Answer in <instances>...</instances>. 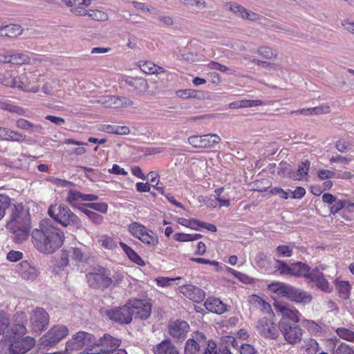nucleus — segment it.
<instances>
[{
    "mask_svg": "<svg viewBox=\"0 0 354 354\" xmlns=\"http://www.w3.org/2000/svg\"><path fill=\"white\" fill-rule=\"evenodd\" d=\"M334 354H354L353 348L345 343H341L334 351Z\"/></svg>",
    "mask_w": 354,
    "mask_h": 354,
    "instance_id": "3c124183",
    "label": "nucleus"
},
{
    "mask_svg": "<svg viewBox=\"0 0 354 354\" xmlns=\"http://www.w3.org/2000/svg\"><path fill=\"white\" fill-rule=\"evenodd\" d=\"M68 252L71 258L78 263H87L90 258L88 252H84L79 248H71L68 250Z\"/></svg>",
    "mask_w": 354,
    "mask_h": 354,
    "instance_id": "473e14b6",
    "label": "nucleus"
},
{
    "mask_svg": "<svg viewBox=\"0 0 354 354\" xmlns=\"http://www.w3.org/2000/svg\"><path fill=\"white\" fill-rule=\"evenodd\" d=\"M276 253L279 257H290L292 255V250L288 245H280L277 247Z\"/></svg>",
    "mask_w": 354,
    "mask_h": 354,
    "instance_id": "49530a36",
    "label": "nucleus"
},
{
    "mask_svg": "<svg viewBox=\"0 0 354 354\" xmlns=\"http://www.w3.org/2000/svg\"><path fill=\"white\" fill-rule=\"evenodd\" d=\"M10 325V319L5 314L0 315V335L3 334L4 332L8 328Z\"/></svg>",
    "mask_w": 354,
    "mask_h": 354,
    "instance_id": "4d7b16f0",
    "label": "nucleus"
},
{
    "mask_svg": "<svg viewBox=\"0 0 354 354\" xmlns=\"http://www.w3.org/2000/svg\"><path fill=\"white\" fill-rule=\"evenodd\" d=\"M311 268L307 264L298 261L290 264V274L297 277H304L308 279Z\"/></svg>",
    "mask_w": 354,
    "mask_h": 354,
    "instance_id": "4be33fe9",
    "label": "nucleus"
},
{
    "mask_svg": "<svg viewBox=\"0 0 354 354\" xmlns=\"http://www.w3.org/2000/svg\"><path fill=\"white\" fill-rule=\"evenodd\" d=\"M337 335L347 341L354 342V332L346 328H337L336 329Z\"/></svg>",
    "mask_w": 354,
    "mask_h": 354,
    "instance_id": "79ce46f5",
    "label": "nucleus"
},
{
    "mask_svg": "<svg viewBox=\"0 0 354 354\" xmlns=\"http://www.w3.org/2000/svg\"><path fill=\"white\" fill-rule=\"evenodd\" d=\"M262 104V102L258 100H243L231 102L229 104L230 109H241L257 106Z\"/></svg>",
    "mask_w": 354,
    "mask_h": 354,
    "instance_id": "c9c22d12",
    "label": "nucleus"
},
{
    "mask_svg": "<svg viewBox=\"0 0 354 354\" xmlns=\"http://www.w3.org/2000/svg\"><path fill=\"white\" fill-rule=\"evenodd\" d=\"M81 212L85 214L88 217V218L95 224L99 225L103 222V216L95 212L88 210L85 207L82 209Z\"/></svg>",
    "mask_w": 354,
    "mask_h": 354,
    "instance_id": "a19ab883",
    "label": "nucleus"
},
{
    "mask_svg": "<svg viewBox=\"0 0 354 354\" xmlns=\"http://www.w3.org/2000/svg\"><path fill=\"white\" fill-rule=\"evenodd\" d=\"M179 288L182 294L189 299L196 303H200L203 301L206 295L203 290L191 284L181 286Z\"/></svg>",
    "mask_w": 354,
    "mask_h": 354,
    "instance_id": "6ab92c4d",
    "label": "nucleus"
},
{
    "mask_svg": "<svg viewBox=\"0 0 354 354\" xmlns=\"http://www.w3.org/2000/svg\"><path fill=\"white\" fill-rule=\"evenodd\" d=\"M310 166V162L308 160H305L298 165L297 171L291 170L288 173L289 177L293 180L304 179L308 176Z\"/></svg>",
    "mask_w": 354,
    "mask_h": 354,
    "instance_id": "b1692460",
    "label": "nucleus"
},
{
    "mask_svg": "<svg viewBox=\"0 0 354 354\" xmlns=\"http://www.w3.org/2000/svg\"><path fill=\"white\" fill-rule=\"evenodd\" d=\"M277 263H278V266L276 268L281 274H290V265H288L284 261L280 260H277Z\"/></svg>",
    "mask_w": 354,
    "mask_h": 354,
    "instance_id": "6e6d98bb",
    "label": "nucleus"
},
{
    "mask_svg": "<svg viewBox=\"0 0 354 354\" xmlns=\"http://www.w3.org/2000/svg\"><path fill=\"white\" fill-rule=\"evenodd\" d=\"M303 326L313 332H318L320 330L319 326L312 320L304 319L303 321Z\"/></svg>",
    "mask_w": 354,
    "mask_h": 354,
    "instance_id": "052dcab7",
    "label": "nucleus"
},
{
    "mask_svg": "<svg viewBox=\"0 0 354 354\" xmlns=\"http://www.w3.org/2000/svg\"><path fill=\"white\" fill-rule=\"evenodd\" d=\"M0 82L7 87L15 88V86H16L15 77H12L9 73L4 74L3 78L0 79Z\"/></svg>",
    "mask_w": 354,
    "mask_h": 354,
    "instance_id": "5fc2aeb1",
    "label": "nucleus"
},
{
    "mask_svg": "<svg viewBox=\"0 0 354 354\" xmlns=\"http://www.w3.org/2000/svg\"><path fill=\"white\" fill-rule=\"evenodd\" d=\"M26 136L18 131L9 129L6 141L24 142Z\"/></svg>",
    "mask_w": 354,
    "mask_h": 354,
    "instance_id": "c03bdc74",
    "label": "nucleus"
},
{
    "mask_svg": "<svg viewBox=\"0 0 354 354\" xmlns=\"http://www.w3.org/2000/svg\"><path fill=\"white\" fill-rule=\"evenodd\" d=\"M178 97L183 99L196 98V91L194 89H180L176 91Z\"/></svg>",
    "mask_w": 354,
    "mask_h": 354,
    "instance_id": "de8ad7c7",
    "label": "nucleus"
},
{
    "mask_svg": "<svg viewBox=\"0 0 354 354\" xmlns=\"http://www.w3.org/2000/svg\"><path fill=\"white\" fill-rule=\"evenodd\" d=\"M25 335L8 334L10 354H24L29 351L35 344V338Z\"/></svg>",
    "mask_w": 354,
    "mask_h": 354,
    "instance_id": "423d86ee",
    "label": "nucleus"
},
{
    "mask_svg": "<svg viewBox=\"0 0 354 354\" xmlns=\"http://www.w3.org/2000/svg\"><path fill=\"white\" fill-rule=\"evenodd\" d=\"M142 71L147 74L156 73V64L151 62H145L140 64Z\"/></svg>",
    "mask_w": 354,
    "mask_h": 354,
    "instance_id": "8fccbe9b",
    "label": "nucleus"
},
{
    "mask_svg": "<svg viewBox=\"0 0 354 354\" xmlns=\"http://www.w3.org/2000/svg\"><path fill=\"white\" fill-rule=\"evenodd\" d=\"M103 271H104V269L101 268L97 273L90 272L86 274L87 281L91 287L93 288H101Z\"/></svg>",
    "mask_w": 354,
    "mask_h": 354,
    "instance_id": "72a5a7b5",
    "label": "nucleus"
},
{
    "mask_svg": "<svg viewBox=\"0 0 354 354\" xmlns=\"http://www.w3.org/2000/svg\"><path fill=\"white\" fill-rule=\"evenodd\" d=\"M257 53L263 56L266 59H276L278 56V52L268 46H261L257 50Z\"/></svg>",
    "mask_w": 354,
    "mask_h": 354,
    "instance_id": "4c0bfd02",
    "label": "nucleus"
},
{
    "mask_svg": "<svg viewBox=\"0 0 354 354\" xmlns=\"http://www.w3.org/2000/svg\"><path fill=\"white\" fill-rule=\"evenodd\" d=\"M274 307L277 313H281L282 317L278 327L286 341L290 344L300 342L302 339L303 330L297 324L299 322V312L281 304H274Z\"/></svg>",
    "mask_w": 354,
    "mask_h": 354,
    "instance_id": "f03ea898",
    "label": "nucleus"
},
{
    "mask_svg": "<svg viewBox=\"0 0 354 354\" xmlns=\"http://www.w3.org/2000/svg\"><path fill=\"white\" fill-rule=\"evenodd\" d=\"M23 257L22 252L19 251L11 250L7 254V259L11 262H17Z\"/></svg>",
    "mask_w": 354,
    "mask_h": 354,
    "instance_id": "13d9d810",
    "label": "nucleus"
},
{
    "mask_svg": "<svg viewBox=\"0 0 354 354\" xmlns=\"http://www.w3.org/2000/svg\"><path fill=\"white\" fill-rule=\"evenodd\" d=\"M21 276L26 280H34L37 277L36 268L32 266L27 261H22L20 263V270H19Z\"/></svg>",
    "mask_w": 354,
    "mask_h": 354,
    "instance_id": "a878e982",
    "label": "nucleus"
},
{
    "mask_svg": "<svg viewBox=\"0 0 354 354\" xmlns=\"http://www.w3.org/2000/svg\"><path fill=\"white\" fill-rule=\"evenodd\" d=\"M111 103L109 104V108L118 109L121 107H127L133 105V101L126 97H120L112 95L111 97Z\"/></svg>",
    "mask_w": 354,
    "mask_h": 354,
    "instance_id": "f704fd0d",
    "label": "nucleus"
},
{
    "mask_svg": "<svg viewBox=\"0 0 354 354\" xmlns=\"http://www.w3.org/2000/svg\"><path fill=\"white\" fill-rule=\"evenodd\" d=\"M174 239L181 242L192 241V234L185 233H176L174 235Z\"/></svg>",
    "mask_w": 354,
    "mask_h": 354,
    "instance_id": "69168bd1",
    "label": "nucleus"
},
{
    "mask_svg": "<svg viewBox=\"0 0 354 354\" xmlns=\"http://www.w3.org/2000/svg\"><path fill=\"white\" fill-rule=\"evenodd\" d=\"M95 336L91 333L80 331L77 333L72 339L68 342V346L72 349L80 350L84 346H87L86 350L94 344Z\"/></svg>",
    "mask_w": 354,
    "mask_h": 354,
    "instance_id": "4468645a",
    "label": "nucleus"
},
{
    "mask_svg": "<svg viewBox=\"0 0 354 354\" xmlns=\"http://www.w3.org/2000/svg\"><path fill=\"white\" fill-rule=\"evenodd\" d=\"M125 82L131 87H133L139 93H144L148 88L147 80L142 77H130L125 80Z\"/></svg>",
    "mask_w": 354,
    "mask_h": 354,
    "instance_id": "c756f323",
    "label": "nucleus"
},
{
    "mask_svg": "<svg viewBox=\"0 0 354 354\" xmlns=\"http://www.w3.org/2000/svg\"><path fill=\"white\" fill-rule=\"evenodd\" d=\"M187 141L194 148H212L220 142L221 138L217 134L192 136Z\"/></svg>",
    "mask_w": 354,
    "mask_h": 354,
    "instance_id": "f8f14e48",
    "label": "nucleus"
},
{
    "mask_svg": "<svg viewBox=\"0 0 354 354\" xmlns=\"http://www.w3.org/2000/svg\"><path fill=\"white\" fill-rule=\"evenodd\" d=\"M120 245L131 261L140 266L145 265L142 258L131 247L123 242H120Z\"/></svg>",
    "mask_w": 354,
    "mask_h": 354,
    "instance_id": "7c9ffc66",
    "label": "nucleus"
},
{
    "mask_svg": "<svg viewBox=\"0 0 354 354\" xmlns=\"http://www.w3.org/2000/svg\"><path fill=\"white\" fill-rule=\"evenodd\" d=\"M103 131L109 133H115L118 135H128L130 133V129L126 126H117V125H104Z\"/></svg>",
    "mask_w": 354,
    "mask_h": 354,
    "instance_id": "e433bc0d",
    "label": "nucleus"
},
{
    "mask_svg": "<svg viewBox=\"0 0 354 354\" xmlns=\"http://www.w3.org/2000/svg\"><path fill=\"white\" fill-rule=\"evenodd\" d=\"M66 201L72 207H76L80 211L85 207L84 204L81 203L82 202V193L79 191L69 190Z\"/></svg>",
    "mask_w": 354,
    "mask_h": 354,
    "instance_id": "cd10ccee",
    "label": "nucleus"
},
{
    "mask_svg": "<svg viewBox=\"0 0 354 354\" xmlns=\"http://www.w3.org/2000/svg\"><path fill=\"white\" fill-rule=\"evenodd\" d=\"M30 58L26 53H13L11 54V64H28Z\"/></svg>",
    "mask_w": 354,
    "mask_h": 354,
    "instance_id": "58836bf2",
    "label": "nucleus"
},
{
    "mask_svg": "<svg viewBox=\"0 0 354 354\" xmlns=\"http://www.w3.org/2000/svg\"><path fill=\"white\" fill-rule=\"evenodd\" d=\"M339 292L344 295L345 297H348L350 290V285L347 281H341L338 286Z\"/></svg>",
    "mask_w": 354,
    "mask_h": 354,
    "instance_id": "774afa93",
    "label": "nucleus"
},
{
    "mask_svg": "<svg viewBox=\"0 0 354 354\" xmlns=\"http://www.w3.org/2000/svg\"><path fill=\"white\" fill-rule=\"evenodd\" d=\"M203 354H232L227 346L218 348L214 341L209 340L204 348Z\"/></svg>",
    "mask_w": 354,
    "mask_h": 354,
    "instance_id": "2f4dec72",
    "label": "nucleus"
},
{
    "mask_svg": "<svg viewBox=\"0 0 354 354\" xmlns=\"http://www.w3.org/2000/svg\"><path fill=\"white\" fill-rule=\"evenodd\" d=\"M204 306L209 312L218 315L223 314L229 310L227 306L224 304L219 298L214 297H208L205 303Z\"/></svg>",
    "mask_w": 354,
    "mask_h": 354,
    "instance_id": "412c9836",
    "label": "nucleus"
},
{
    "mask_svg": "<svg viewBox=\"0 0 354 354\" xmlns=\"http://www.w3.org/2000/svg\"><path fill=\"white\" fill-rule=\"evenodd\" d=\"M129 300L122 306L106 310V315L113 322L120 324L131 323L133 317Z\"/></svg>",
    "mask_w": 354,
    "mask_h": 354,
    "instance_id": "1a4fd4ad",
    "label": "nucleus"
},
{
    "mask_svg": "<svg viewBox=\"0 0 354 354\" xmlns=\"http://www.w3.org/2000/svg\"><path fill=\"white\" fill-rule=\"evenodd\" d=\"M10 205V198L6 194H0V210L1 214L5 215L6 209Z\"/></svg>",
    "mask_w": 354,
    "mask_h": 354,
    "instance_id": "603ef678",
    "label": "nucleus"
},
{
    "mask_svg": "<svg viewBox=\"0 0 354 354\" xmlns=\"http://www.w3.org/2000/svg\"><path fill=\"white\" fill-rule=\"evenodd\" d=\"M241 354H258L255 348L250 344H242L240 348Z\"/></svg>",
    "mask_w": 354,
    "mask_h": 354,
    "instance_id": "680f3d73",
    "label": "nucleus"
},
{
    "mask_svg": "<svg viewBox=\"0 0 354 354\" xmlns=\"http://www.w3.org/2000/svg\"><path fill=\"white\" fill-rule=\"evenodd\" d=\"M15 82L16 84L15 88H17L21 91L33 93L37 92V89L30 88V85L31 84V80L26 73L15 77Z\"/></svg>",
    "mask_w": 354,
    "mask_h": 354,
    "instance_id": "393cba45",
    "label": "nucleus"
},
{
    "mask_svg": "<svg viewBox=\"0 0 354 354\" xmlns=\"http://www.w3.org/2000/svg\"><path fill=\"white\" fill-rule=\"evenodd\" d=\"M23 28L19 25L9 24L0 27V37H16L23 33Z\"/></svg>",
    "mask_w": 354,
    "mask_h": 354,
    "instance_id": "bb28decb",
    "label": "nucleus"
},
{
    "mask_svg": "<svg viewBox=\"0 0 354 354\" xmlns=\"http://www.w3.org/2000/svg\"><path fill=\"white\" fill-rule=\"evenodd\" d=\"M257 329L261 336L266 338L275 339L279 337V327L275 325L272 319L267 317H262L259 319Z\"/></svg>",
    "mask_w": 354,
    "mask_h": 354,
    "instance_id": "ddd939ff",
    "label": "nucleus"
},
{
    "mask_svg": "<svg viewBox=\"0 0 354 354\" xmlns=\"http://www.w3.org/2000/svg\"><path fill=\"white\" fill-rule=\"evenodd\" d=\"M121 340L111 336L109 334H104L97 340L95 339L94 344L88 348L86 354H107L111 351L118 348Z\"/></svg>",
    "mask_w": 354,
    "mask_h": 354,
    "instance_id": "0eeeda50",
    "label": "nucleus"
},
{
    "mask_svg": "<svg viewBox=\"0 0 354 354\" xmlns=\"http://www.w3.org/2000/svg\"><path fill=\"white\" fill-rule=\"evenodd\" d=\"M179 1L186 6H196L199 9H203L207 7L204 0H179Z\"/></svg>",
    "mask_w": 354,
    "mask_h": 354,
    "instance_id": "09e8293b",
    "label": "nucleus"
},
{
    "mask_svg": "<svg viewBox=\"0 0 354 354\" xmlns=\"http://www.w3.org/2000/svg\"><path fill=\"white\" fill-rule=\"evenodd\" d=\"M345 205H346L344 201L336 198L330 207V214H335L339 210L344 209Z\"/></svg>",
    "mask_w": 354,
    "mask_h": 354,
    "instance_id": "864d4df0",
    "label": "nucleus"
},
{
    "mask_svg": "<svg viewBox=\"0 0 354 354\" xmlns=\"http://www.w3.org/2000/svg\"><path fill=\"white\" fill-rule=\"evenodd\" d=\"M324 269L322 266L313 269L308 280L313 282L322 291L329 293L332 292L333 288L330 286L328 281L322 272Z\"/></svg>",
    "mask_w": 354,
    "mask_h": 354,
    "instance_id": "f3484780",
    "label": "nucleus"
},
{
    "mask_svg": "<svg viewBox=\"0 0 354 354\" xmlns=\"http://www.w3.org/2000/svg\"><path fill=\"white\" fill-rule=\"evenodd\" d=\"M12 324L9 334L25 335L27 333L26 325L28 318L25 313L17 312L12 317Z\"/></svg>",
    "mask_w": 354,
    "mask_h": 354,
    "instance_id": "a211bd4d",
    "label": "nucleus"
},
{
    "mask_svg": "<svg viewBox=\"0 0 354 354\" xmlns=\"http://www.w3.org/2000/svg\"><path fill=\"white\" fill-rule=\"evenodd\" d=\"M49 315L45 309L40 307L35 308L30 316L31 329L34 333H41L49 324Z\"/></svg>",
    "mask_w": 354,
    "mask_h": 354,
    "instance_id": "9d476101",
    "label": "nucleus"
},
{
    "mask_svg": "<svg viewBox=\"0 0 354 354\" xmlns=\"http://www.w3.org/2000/svg\"><path fill=\"white\" fill-rule=\"evenodd\" d=\"M129 304L131 307V313L136 319H146L151 311V305L145 300L129 299Z\"/></svg>",
    "mask_w": 354,
    "mask_h": 354,
    "instance_id": "dca6fc26",
    "label": "nucleus"
},
{
    "mask_svg": "<svg viewBox=\"0 0 354 354\" xmlns=\"http://www.w3.org/2000/svg\"><path fill=\"white\" fill-rule=\"evenodd\" d=\"M35 248L44 254H53L64 243V232L55 226L50 220L44 219L39 223V229H35L31 234Z\"/></svg>",
    "mask_w": 354,
    "mask_h": 354,
    "instance_id": "f257e3e1",
    "label": "nucleus"
},
{
    "mask_svg": "<svg viewBox=\"0 0 354 354\" xmlns=\"http://www.w3.org/2000/svg\"><path fill=\"white\" fill-rule=\"evenodd\" d=\"M48 215L63 227L74 226L76 229L83 228L79 217L66 205H51L48 210Z\"/></svg>",
    "mask_w": 354,
    "mask_h": 354,
    "instance_id": "20e7f679",
    "label": "nucleus"
},
{
    "mask_svg": "<svg viewBox=\"0 0 354 354\" xmlns=\"http://www.w3.org/2000/svg\"><path fill=\"white\" fill-rule=\"evenodd\" d=\"M88 15L96 21H106L109 19L108 14L100 10H91L88 11Z\"/></svg>",
    "mask_w": 354,
    "mask_h": 354,
    "instance_id": "37998d69",
    "label": "nucleus"
},
{
    "mask_svg": "<svg viewBox=\"0 0 354 354\" xmlns=\"http://www.w3.org/2000/svg\"><path fill=\"white\" fill-rule=\"evenodd\" d=\"M311 109L313 115L328 113L330 112V107L328 106H317Z\"/></svg>",
    "mask_w": 354,
    "mask_h": 354,
    "instance_id": "338daca9",
    "label": "nucleus"
},
{
    "mask_svg": "<svg viewBox=\"0 0 354 354\" xmlns=\"http://www.w3.org/2000/svg\"><path fill=\"white\" fill-rule=\"evenodd\" d=\"M84 205L102 214L106 213L108 210V205L105 203H85Z\"/></svg>",
    "mask_w": 354,
    "mask_h": 354,
    "instance_id": "a18cd8bd",
    "label": "nucleus"
},
{
    "mask_svg": "<svg viewBox=\"0 0 354 354\" xmlns=\"http://www.w3.org/2000/svg\"><path fill=\"white\" fill-rule=\"evenodd\" d=\"M181 279L180 277H177L176 279L161 277V278L157 279L156 281H157V283L158 286L164 287V286H170L171 284L172 281L177 280V279Z\"/></svg>",
    "mask_w": 354,
    "mask_h": 354,
    "instance_id": "e2e57ef3",
    "label": "nucleus"
},
{
    "mask_svg": "<svg viewBox=\"0 0 354 354\" xmlns=\"http://www.w3.org/2000/svg\"><path fill=\"white\" fill-rule=\"evenodd\" d=\"M30 219L28 210L21 204L15 205L7 228L14 235V239L21 243L27 239L30 233Z\"/></svg>",
    "mask_w": 354,
    "mask_h": 354,
    "instance_id": "7ed1b4c3",
    "label": "nucleus"
},
{
    "mask_svg": "<svg viewBox=\"0 0 354 354\" xmlns=\"http://www.w3.org/2000/svg\"><path fill=\"white\" fill-rule=\"evenodd\" d=\"M206 336L201 332L196 333L193 338L187 340L184 353L185 354H200L201 348H205L207 343Z\"/></svg>",
    "mask_w": 354,
    "mask_h": 354,
    "instance_id": "2eb2a0df",
    "label": "nucleus"
},
{
    "mask_svg": "<svg viewBox=\"0 0 354 354\" xmlns=\"http://www.w3.org/2000/svg\"><path fill=\"white\" fill-rule=\"evenodd\" d=\"M68 333V330L66 326L57 325L52 327L41 339L44 346H52L60 342Z\"/></svg>",
    "mask_w": 354,
    "mask_h": 354,
    "instance_id": "9b49d317",
    "label": "nucleus"
},
{
    "mask_svg": "<svg viewBox=\"0 0 354 354\" xmlns=\"http://www.w3.org/2000/svg\"><path fill=\"white\" fill-rule=\"evenodd\" d=\"M16 126L23 130L28 131L32 133H41L44 129L39 124H34L30 121L24 118H20L17 120Z\"/></svg>",
    "mask_w": 354,
    "mask_h": 354,
    "instance_id": "c85d7f7f",
    "label": "nucleus"
},
{
    "mask_svg": "<svg viewBox=\"0 0 354 354\" xmlns=\"http://www.w3.org/2000/svg\"><path fill=\"white\" fill-rule=\"evenodd\" d=\"M270 193L273 195H279L281 198L288 199L289 197V192H285L283 189L279 187H274L270 190Z\"/></svg>",
    "mask_w": 354,
    "mask_h": 354,
    "instance_id": "0e129e2a",
    "label": "nucleus"
},
{
    "mask_svg": "<svg viewBox=\"0 0 354 354\" xmlns=\"http://www.w3.org/2000/svg\"><path fill=\"white\" fill-rule=\"evenodd\" d=\"M226 6L228 7L229 10L235 14L236 16L243 19L246 9L242 6L236 3H227Z\"/></svg>",
    "mask_w": 354,
    "mask_h": 354,
    "instance_id": "ea45409f",
    "label": "nucleus"
},
{
    "mask_svg": "<svg viewBox=\"0 0 354 354\" xmlns=\"http://www.w3.org/2000/svg\"><path fill=\"white\" fill-rule=\"evenodd\" d=\"M320 180H326L335 177V173L328 169H321L317 172Z\"/></svg>",
    "mask_w": 354,
    "mask_h": 354,
    "instance_id": "bf43d9fd",
    "label": "nucleus"
},
{
    "mask_svg": "<svg viewBox=\"0 0 354 354\" xmlns=\"http://www.w3.org/2000/svg\"><path fill=\"white\" fill-rule=\"evenodd\" d=\"M128 229L132 236L145 244L156 246L158 243L157 235L140 223L133 222L128 226Z\"/></svg>",
    "mask_w": 354,
    "mask_h": 354,
    "instance_id": "6e6552de",
    "label": "nucleus"
},
{
    "mask_svg": "<svg viewBox=\"0 0 354 354\" xmlns=\"http://www.w3.org/2000/svg\"><path fill=\"white\" fill-rule=\"evenodd\" d=\"M189 326L185 321L176 320L169 326V333L174 338L181 341L186 337Z\"/></svg>",
    "mask_w": 354,
    "mask_h": 354,
    "instance_id": "aec40b11",
    "label": "nucleus"
},
{
    "mask_svg": "<svg viewBox=\"0 0 354 354\" xmlns=\"http://www.w3.org/2000/svg\"><path fill=\"white\" fill-rule=\"evenodd\" d=\"M269 288L279 295L286 297L296 303L308 304L313 299L310 293L284 283H274Z\"/></svg>",
    "mask_w": 354,
    "mask_h": 354,
    "instance_id": "39448f33",
    "label": "nucleus"
},
{
    "mask_svg": "<svg viewBox=\"0 0 354 354\" xmlns=\"http://www.w3.org/2000/svg\"><path fill=\"white\" fill-rule=\"evenodd\" d=\"M154 354H180L177 347L170 339H165L153 348Z\"/></svg>",
    "mask_w": 354,
    "mask_h": 354,
    "instance_id": "5701e85b",
    "label": "nucleus"
}]
</instances>
